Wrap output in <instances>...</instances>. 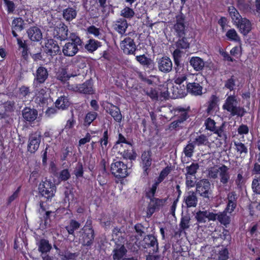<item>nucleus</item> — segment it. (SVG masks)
Returning <instances> with one entry per match:
<instances>
[{"label":"nucleus","instance_id":"1","mask_svg":"<svg viewBox=\"0 0 260 260\" xmlns=\"http://www.w3.org/2000/svg\"><path fill=\"white\" fill-rule=\"evenodd\" d=\"M68 42L62 46V52L65 56L73 57L79 51V48L83 46V41L76 33H71Z\"/></svg>","mask_w":260,"mask_h":260},{"label":"nucleus","instance_id":"2","mask_svg":"<svg viewBox=\"0 0 260 260\" xmlns=\"http://www.w3.org/2000/svg\"><path fill=\"white\" fill-rule=\"evenodd\" d=\"M95 237L94 231L92 226L91 221L87 220L85 225L80 232L79 240L83 246L91 247Z\"/></svg>","mask_w":260,"mask_h":260},{"label":"nucleus","instance_id":"3","mask_svg":"<svg viewBox=\"0 0 260 260\" xmlns=\"http://www.w3.org/2000/svg\"><path fill=\"white\" fill-rule=\"evenodd\" d=\"M110 172L113 176L119 179H124L129 174L127 164L121 160L115 159L111 164Z\"/></svg>","mask_w":260,"mask_h":260},{"label":"nucleus","instance_id":"4","mask_svg":"<svg viewBox=\"0 0 260 260\" xmlns=\"http://www.w3.org/2000/svg\"><path fill=\"white\" fill-rule=\"evenodd\" d=\"M102 106L106 112L109 114L115 121L118 123L121 122L123 117L118 106L114 105L108 101L104 102Z\"/></svg>","mask_w":260,"mask_h":260},{"label":"nucleus","instance_id":"5","mask_svg":"<svg viewBox=\"0 0 260 260\" xmlns=\"http://www.w3.org/2000/svg\"><path fill=\"white\" fill-rule=\"evenodd\" d=\"M38 189L39 193L42 197L49 199L54 196L56 191V186L50 180L46 179L40 183Z\"/></svg>","mask_w":260,"mask_h":260},{"label":"nucleus","instance_id":"6","mask_svg":"<svg viewBox=\"0 0 260 260\" xmlns=\"http://www.w3.org/2000/svg\"><path fill=\"white\" fill-rule=\"evenodd\" d=\"M173 28L176 37L187 35L188 27L185 24V17L182 13L176 16V22Z\"/></svg>","mask_w":260,"mask_h":260},{"label":"nucleus","instance_id":"7","mask_svg":"<svg viewBox=\"0 0 260 260\" xmlns=\"http://www.w3.org/2000/svg\"><path fill=\"white\" fill-rule=\"evenodd\" d=\"M150 202L147 208V216L150 217L156 211H158L165 205L167 199H159L154 197L148 198Z\"/></svg>","mask_w":260,"mask_h":260},{"label":"nucleus","instance_id":"8","mask_svg":"<svg viewBox=\"0 0 260 260\" xmlns=\"http://www.w3.org/2000/svg\"><path fill=\"white\" fill-rule=\"evenodd\" d=\"M36 102L39 104L40 107L43 110L48 107L49 105L53 102L52 99L47 93L46 88L40 89L36 93L35 99Z\"/></svg>","mask_w":260,"mask_h":260},{"label":"nucleus","instance_id":"9","mask_svg":"<svg viewBox=\"0 0 260 260\" xmlns=\"http://www.w3.org/2000/svg\"><path fill=\"white\" fill-rule=\"evenodd\" d=\"M152 152L149 149L144 151L141 156V166L143 170V173L145 176L148 175L152 163Z\"/></svg>","mask_w":260,"mask_h":260},{"label":"nucleus","instance_id":"10","mask_svg":"<svg viewBox=\"0 0 260 260\" xmlns=\"http://www.w3.org/2000/svg\"><path fill=\"white\" fill-rule=\"evenodd\" d=\"M120 47L124 54L135 55L137 50L134 40L129 37L124 39L120 43Z\"/></svg>","mask_w":260,"mask_h":260},{"label":"nucleus","instance_id":"11","mask_svg":"<svg viewBox=\"0 0 260 260\" xmlns=\"http://www.w3.org/2000/svg\"><path fill=\"white\" fill-rule=\"evenodd\" d=\"M41 134L40 132H36L29 135L27 144V150L31 153L36 152L40 145Z\"/></svg>","mask_w":260,"mask_h":260},{"label":"nucleus","instance_id":"12","mask_svg":"<svg viewBox=\"0 0 260 260\" xmlns=\"http://www.w3.org/2000/svg\"><path fill=\"white\" fill-rule=\"evenodd\" d=\"M49 76L47 69L42 66L38 68L34 74L33 84L35 87H39L41 84L44 83Z\"/></svg>","mask_w":260,"mask_h":260},{"label":"nucleus","instance_id":"13","mask_svg":"<svg viewBox=\"0 0 260 260\" xmlns=\"http://www.w3.org/2000/svg\"><path fill=\"white\" fill-rule=\"evenodd\" d=\"M69 29L63 22H59L54 27L53 31V37L61 41L68 39Z\"/></svg>","mask_w":260,"mask_h":260},{"label":"nucleus","instance_id":"14","mask_svg":"<svg viewBox=\"0 0 260 260\" xmlns=\"http://www.w3.org/2000/svg\"><path fill=\"white\" fill-rule=\"evenodd\" d=\"M44 51L48 55L50 56L51 58L61 53L60 47L57 41L53 39H48L45 42Z\"/></svg>","mask_w":260,"mask_h":260},{"label":"nucleus","instance_id":"15","mask_svg":"<svg viewBox=\"0 0 260 260\" xmlns=\"http://www.w3.org/2000/svg\"><path fill=\"white\" fill-rule=\"evenodd\" d=\"M74 91L84 94H92L94 93L93 82L90 78L82 84H77L74 89Z\"/></svg>","mask_w":260,"mask_h":260},{"label":"nucleus","instance_id":"16","mask_svg":"<svg viewBox=\"0 0 260 260\" xmlns=\"http://www.w3.org/2000/svg\"><path fill=\"white\" fill-rule=\"evenodd\" d=\"M211 184L207 179H202L196 184V192L201 197L209 199Z\"/></svg>","mask_w":260,"mask_h":260},{"label":"nucleus","instance_id":"17","mask_svg":"<svg viewBox=\"0 0 260 260\" xmlns=\"http://www.w3.org/2000/svg\"><path fill=\"white\" fill-rule=\"evenodd\" d=\"M195 218L199 223H205L208 221L216 220L215 213L210 212L209 210L201 211L199 210L197 212L195 215Z\"/></svg>","mask_w":260,"mask_h":260},{"label":"nucleus","instance_id":"18","mask_svg":"<svg viewBox=\"0 0 260 260\" xmlns=\"http://www.w3.org/2000/svg\"><path fill=\"white\" fill-rule=\"evenodd\" d=\"M183 203L187 208H194L198 205V199L196 192L189 191L183 196Z\"/></svg>","mask_w":260,"mask_h":260},{"label":"nucleus","instance_id":"19","mask_svg":"<svg viewBox=\"0 0 260 260\" xmlns=\"http://www.w3.org/2000/svg\"><path fill=\"white\" fill-rule=\"evenodd\" d=\"M128 26L127 20L123 18H119L113 22L112 27L114 30L121 36H126V29Z\"/></svg>","mask_w":260,"mask_h":260},{"label":"nucleus","instance_id":"20","mask_svg":"<svg viewBox=\"0 0 260 260\" xmlns=\"http://www.w3.org/2000/svg\"><path fill=\"white\" fill-rule=\"evenodd\" d=\"M181 56L182 52L178 49H175L173 52L174 69L177 73H183L184 72L185 64L181 63ZM185 65L187 66L188 62H186Z\"/></svg>","mask_w":260,"mask_h":260},{"label":"nucleus","instance_id":"21","mask_svg":"<svg viewBox=\"0 0 260 260\" xmlns=\"http://www.w3.org/2000/svg\"><path fill=\"white\" fill-rule=\"evenodd\" d=\"M157 61L158 70L160 72L168 73L172 71V62L169 57L163 56L160 58H157Z\"/></svg>","mask_w":260,"mask_h":260},{"label":"nucleus","instance_id":"22","mask_svg":"<svg viewBox=\"0 0 260 260\" xmlns=\"http://www.w3.org/2000/svg\"><path fill=\"white\" fill-rule=\"evenodd\" d=\"M219 99L218 96L215 94L211 96L208 101V107L206 110V112L208 115H213L215 114L219 109L218 102Z\"/></svg>","mask_w":260,"mask_h":260},{"label":"nucleus","instance_id":"23","mask_svg":"<svg viewBox=\"0 0 260 260\" xmlns=\"http://www.w3.org/2000/svg\"><path fill=\"white\" fill-rule=\"evenodd\" d=\"M175 117L183 122H185L189 117L190 108L189 106L184 108L181 106H178L174 108Z\"/></svg>","mask_w":260,"mask_h":260},{"label":"nucleus","instance_id":"24","mask_svg":"<svg viewBox=\"0 0 260 260\" xmlns=\"http://www.w3.org/2000/svg\"><path fill=\"white\" fill-rule=\"evenodd\" d=\"M24 28V21L21 17H15L13 19L11 24V32L14 38L18 37L16 31H21Z\"/></svg>","mask_w":260,"mask_h":260},{"label":"nucleus","instance_id":"25","mask_svg":"<svg viewBox=\"0 0 260 260\" xmlns=\"http://www.w3.org/2000/svg\"><path fill=\"white\" fill-rule=\"evenodd\" d=\"M235 24L239 28L240 32L244 36L247 35L252 29L251 22L245 17L241 18Z\"/></svg>","mask_w":260,"mask_h":260},{"label":"nucleus","instance_id":"26","mask_svg":"<svg viewBox=\"0 0 260 260\" xmlns=\"http://www.w3.org/2000/svg\"><path fill=\"white\" fill-rule=\"evenodd\" d=\"M144 247L145 248H152L153 251L156 252L158 249V244L157 238L152 234L146 235L143 239Z\"/></svg>","mask_w":260,"mask_h":260},{"label":"nucleus","instance_id":"27","mask_svg":"<svg viewBox=\"0 0 260 260\" xmlns=\"http://www.w3.org/2000/svg\"><path fill=\"white\" fill-rule=\"evenodd\" d=\"M135 59L145 69H149L152 70L154 68V63L153 60L146 56L145 54L136 56Z\"/></svg>","mask_w":260,"mask_h":260},{"label":"nucleus","instance_id":"28","mask_svg":"<svg viewBox=\"0 0 260 260\" xmlns=\"http://www.w3.org/2000/svg\"><path fill=\"white\" fill-rule=\"evenodd\" d=\"M22 117L24 120L29 122L34 121L38 116V111L35 109L25 107L22 111Z\"/></svg>","mask_w":260,"mask_h":260},{"label":"nucleus","instance_id":"29","mask_svg":"<svg viewBox=\"0 0 260 260\" xmlns=\"http://www.w3.org/2000/svg\"><path fill=\"white\" fill-rule=\"evenodd\" d=\"M27 34L29 39L34 42H38L42 38L41 29L36 26H30L27 30Z\"/></svg>","mask_w":260,"mask_h":260},{"label":"nucleus","instance_id":"30","mask_svg":"<svg viewBox=\"0 0 260 260\" xmlns=\"http://www.w3.org/2000/svg\"><path fill=\"white\" fill-rule=\"evenodd\" d=\"M188 92L192 95L198 96L203 94V87L199 83L188 82L186 85Z\"/></svg>","mask_w":260,"mask_h":260},{"label":"nucleus","instance_id":"31","mask_svg":"<svg viewBox=\"0 0 260 260\" xmlns=\"http://www.w3.org/2000/svg\"><path fill=\"white\" fill-rule=\"evenodd\" d=\"M219 169L220 182L223 186H225L230 179V174L229 172V168L225 165H222L219 167Z\"/></svg>","mask_w":260,"mask_h":260},{"label":"nucleus","instance_id":"32","mask_svg":"<svg viewBox=\"0 0 260 260\" xmlns=\"http://www.w3.org/2000/svg\"><path fill=\"white\" fill-rule=\"evenodd\" d=\"M55 107L62 111L67 110L70 106V102L68 96L64 95L58 97L54 103Z\"/></svg>","mask_w":260,"mask_h":260},{"label":"nucleus","instance_id":"33","mask_svg":"<svg viewBox=\"0 0 260 260\" xmlns=\"http://www.w3.org/2000/svg\"><path fill=\"white\" fill-rule=\"evenodd\" d=\"M190 64L196 71H202L205 66L204 60L198 56H192L189 59Z\"/></svg>","mask_w":260,"mask_h":260},{"label":"nucleus","instance_id":"34","mask_svg":"<svg viewBox=\"0 0 260 260\" xmlns=\"http://www.w3.org/2000/svg\"><path fill=\"white\" fill-rule=\"evenodd\" d=\"M102 46V43L93 39H90L85 45V49L89 53H93Z\"/></svg>","mask_w":260,"mask_h":260},{"label":"nucleus","instance_id":"35","mask_svg":"<svg viewBox=\"0 0 260 260\" xmlns=\"http://www.w3.org/2000/svg\"><path fill=\"white\" fill-rule=\"evenodd\" d=\"M178 40L176 42V49H188L190 46V43L189 42L190 39L188 36H184V37H178Z\"/></svg>","mask_w":260,"mask_h":260},{"label":"nucleus","instance_id":"36","mask_svg":"<svg viewBox=\"0 0 260 260\" xmlns=\"http://www.w3.org/2000/svg\"><path fill=\"white\" fill-rule=\"evenodd\" d=\"M77 76V74H69L66 68H61L59 70L57 73V78L58 80L62 82H66L68 81L71 77H75Z\"/></svg>","mask_w":260,"mask_h":260},{"label":"nucleus","instance_id":"37","mask_svg":"<svg viewBox=\"0 0 260 260\" xmlns=\"http://www.w3.org/2000/svg\"><path fill=\"white\" fill-rule=\"evenodd\" d=\"M228 212L223 210L222 212H220L218 214H216V220H217L221 224L223 225L225 227L230 223L231 218L227 215Z\"/></svg>","mask_w":260,"mask_h":260},{"label":"nucleus","instance_id":"38","mask_svg":"<svg viewBox=\"0 0 260 260\" xmlns=\"http://www.w3.org/2000/svg\"><path fill=\"white\" fill-rule=\"evenodd\" d=\"M98 116V114L96 112L93 111L88 112L84 118L83 125L86 128L88 127Z\"/></svg>","mask_w":260,"mask_h":260},{"label":"nucleus","instance_id":"39","mask_svg":"<svg viewBox=\"0 0 260 260\" xmlns=\"http://www.w3.org/2000/svg\"><path fill=\"white\" fill-rule=\"evenodd\" d=\"M224 123H222V124L218 127L213 132V134L217 135L221 144L226 143L228 138L226 133L224 131Z\"/></svg>","mask_w":260,"mask_h":260},{"label":"nucleus","instance_id":"40","mask_svg":"<svg viewBox=\"0 0 260 260\" xmlns=\"http://www.w3.org/2000/svg\"><path fill=\"white\" fill-rule=\"evenodd\" d=\"M80 225L81 224L79 222L74 219H71L70 221L69 224L66 226L65 229L69 235L75 236V231L78 230Z\"/></svg>","mask_w":260,"mask_h":260},{"label":"nucleus","instance_id":"41","mask_svg":"<svg viewBox=\"0 0 260 260\" xmlns=\"http://www.w3.org/2000/svg\"><path fill=\"white\" fill-rule=\"evenodd\" d=\"M237 104V100L235 95H230L225 100L222 106L223 109L229 112Z\"/></svg>","mask_w":260,"mask_h":260},{"label":"nucleus","instance_id":"42","mask_svg":"<svg viewBox=\"0 0 260 260\" xmlns=\"http://www.w3.org/2000/svg\"><path fill=\"white\" fill-rule=\"evenodd\" d=\"M52 248L51 245L49 243L48 240L41 239L38 245V250L41 253H47L49 252Z\"/></svg>","mask_w":260,"mask_h":260},{"label":"nucleus","instance_id":"43","mask_svg":"<svg viewBox=\"0 0 260 260\" xmlns=\"http://www.w3.org/2000/svg\"><path fill=\"white\" fill-rule=\"evenodd\" d=\"M109 134L108 129L104 131L102 137L99 141V143L103 150H107L109 146L108 144L110 143Z\"/></svg>","mask_w":260,"mask_h":260},{"label":"nucleus","instance_id":"44","mask_svg":"<svg viewBox=\"0 0 260 260\" xmlns=\"http://www.w3.org/2000/svg\"><path fill=\"white\" fill-rule=\"evenodd\" d=\"M76 10L72 7H68L63 11V17L67 21H70L75 19L77 16Z\"/></svg>","mask_w":260,"mask_h":260},{"label":"nucleus","instance_id":"45","mask_svg":"<svg viewBox=\"0 0 260 260\" xmlns=\"http://www.w3.org/2000/svg\"><path fill=\"white\" fill-rule=\"evenodd\" d=\"M127 253V250L123 245L119 248L113 250V260H120Z\"/></svg>","mask_w":260,"mask_h":260},{"label":"nucleus","instance_id":"46","mask_svg":"<svg viewBox=\"0 0 260 260\" xmlns=\"http://www.w3.org/2000/svg\"><path fill=\"white\" fill-rule=\"evenodd\" d=\"M228 11L234 24L242 18L238 11L233 6L228 7Z\"/></svg>","mask_w":260,"mask_h":260},{"label":"nucleus","instance_id":"47","mask_svg":"<svg viewBox=\"0 0 260 260\" xmlns=\"http://www.w3.org/2000/svg\"><path fill=\"white\" fill-rule=\"evenodd\" d=\"M31 94V91L29 87L22 85L19 87L18 94L21 99L24 100H28Z\"/></svg>","mask_w":260,"mask_h":260},{"label":"nucleus","instance_id":"48","mask_svg":"<svg viewBox=\"0 0 260 260\" xmlns=\"http://www.w3.org/2000/svg\"><path fill=\"white\" fill-rule=\"evenodd\" d=\"M188 92L187 86L185 87L184 85H180L177 87L176 89L173 90V94L174 98H182L185 97Z\"/></svg>","mask_w":260,"mask_h":260},{"label":"nucleus","instance_id":"49","mask_svg":"<svg viewBox=\"0 0 260 260\" xmlns=\"http://www.w3.org/2000/svg\"><path fill=\"white\" fill-rule=\"evenodd\" d=\"M192 142L194 145V146H200L203 145H206L208 143V139L206 135L204 134H201L197 136L193 139Z\"/></svg>","mask_w":260,"mask_h":260},{"label":"nucleus","instance_id":"50","mask_svg":"<svg viewBox=\"0 0 260 260\" xmlns=\"http://www.w3.org/2000/svg\"><path fill=\"white\" fill-rule=\"evenodd\" d=\"M184 123L185 122L177 119L170 123L169 129L170 131H178L183 128Z\"/></svg>","mask_w":260,"mask_h":260},{"label":"nucleus","instance_id":"51","mask_svg":"<svg viewBox=\"0 0 260 260\" xmlns=\"http://www.w3.org/2000/svg\"><path fill=\"white\" fill-rule=\"evenodd\" d=\"M229 112L231 113L232 116H237L242 117L246 113V111L244 108L235 105Z\"/></svg>","mask_w":260,"mask_h":260},{"label":"nucleus","instance_id":"52","mask_svg":"<svg viewBox=\"0 0 260 260\" xmlns=\"http://www.w3.org/2000/svg\"><path fill=\"white\" fill-rule=\"evenodd\" d=\"M228 39L230 41L239 42L241 41L240 38L234 28L229 29L225 35Z\"/></svg>","mask_w":260,"mask_h":260},{"label":"nucleus","instance_id":"53","mask_svg":"<svg viewBox=\"0 0 260 260\" xmlns=\"http://www.w3.org/2000/svg\"><path fill=\"white\" fill-rule=\"evenodd\" d=\"M235 149L237 152L240 155H246L248 153L247 147L244 143L240 142H235Z\"/></svg>","mask_w":260,"mask_h":260},{"label":"nucleus","instance_id":"54","mask_svg":"<svg viewBox=\"0 0 260 260\" xmlns=\"http://www.w3.org/2000/svg\"><path fill=\"white\" fill-rule=\"evenodd\" d=\"M120 15L124 19L127 18L130 19L134 17L135 12L133 9L128 7H125L121 11Z\"/></svg>","mask_w":260,"mask_h":260},{"label":"nucleus","instance_id":"55","mask_svg":"<svg viewBox=\"0 0 260 260\" xmlns=\"http://www.w3.org/2000/svg\"><path fill=\"white\" fill-rule=\"evenodd\" d=\"M199 165L197 162H192L191 164L186 167V173L185 174L195 176L198 170L199 169Z\"/></svg>","mask_w":260,"mask_h":260},{"label":"nucleus","instance_id":"56","mask_svg":"<svg viewBox=\"0 0 260 260\" xmlns=\"http://www.w3.org/2000/svg\"><path fill=\"white\" fill-rule=\"evenodd\" d=\"M190 220V218L189 215L182 216L179 224L181 230H185L189 228Z\"/></svg>","mask_w":260,"mask_h":260},{"label":"nucleus","instance_id":"57","mask_svg":"<svg viewBox=\"0 0 260 260\" xmlns=\"http://www.w3.org/2000/svg\"><path fill=\"white\" fill-rule=\"evenodd\" d=\"M205 125L207 130L213 133L218 128L216 126L215 121L210 117L206 119L205 121Z\"/></svg>","mask_w":260,"mask_h":260},{"label":"nucleus","instance_id":"58","mask_svg":"<svg viewBox=\"0 0 260 260\" xmlns=\"http://www.w3.org/2000/svg\"><path fill=\"white\" fill-rule=\"evenodd\" d=\"M246 180L243 176V172L239 173L235 179V184L238 189H242L244 186Z\"/></svg>","mask_w":260,"mask_h":260},{"label":"nucleus","instance_id":"59","mask_svg":"<svg viewBox=\"0 0 260 260\" xmlns=\"http://www.w3.org/2000/svg\"><path fill=\"white\" fill-rule=\"evenodd\" d=\"M253 191L257 194H260V176H255L251 184Z\"/></svg>","mask_w":260,"mask_h":260},{"label":"nucleus","instance_id":"60","mask_svg":"<svg viewBox=\"0 0 260 260\" xmlns=\"http://www.w3.org/2000/svg\"><path fill=\"white\" fill-rule=\"evenodd\" d=\"M87 32L89 34L93 35L95 37L99 39H102V34L100 32V28H97L94 25L89 26L87 28Z\"/></svg>","mask_w":260,"mask_h":260},{"label":"nucleus","instance_id":"61","mask_svg":"<svg viewBox=\"0 0 260 260\" xmlns=\"http://www.w3.org/2000/svg\"><path fill=\"white\" fill-rule=\"evenodd\" d=\"M57 177L59 181H66L70 178L71 174L68 169H64L59 172Z\"/></svg>","mask_w":260,"mask_h":260},{"label":"nucleus","instance_id":"62","mask_svg":"<svg viewBox=\"0 0 260 260\" xmlns=\"http://www.w3.org/2000/svg\"><path fill=\"white\" fill-rule=\"evenodd\" d=\"M194 148L195 146L192 142L188 143L183 149V152L185 156L191 157L193 155Z\"/></svg>","mask_w":260,"mask_h":260},{"label":"nucleus","instance_id":"63","mask_svg":"<svg viewBox=\"0 0 260 260\" xmlns=\"http://www.w3.org/2000/svg\"><path fill=\"white\" fill-rule=\"evenodd\" d=\"M75 124H76V120L74 119V115L73 114L72 115V116L67 121V122L64 127V128H63L61 130V132H63V131H66V132H68L70 129H72V128H73Z\"/></svg>","mask_w":260,"mask_h":260},{"label":"nucleus","instance_id":"64","mask_svg":"<svg viewBox=\"0 0 260 260\" xmlns=\"http://www.w3.org/2000/svg\"><path fill=\"white\" fill-rule=\"evenodd\" d=\"M6 7V9L8 14H13L16 8L14 3L10 0H3Z\"/></svg>","mask_w":260,"mask_h":260}]
</instances>
